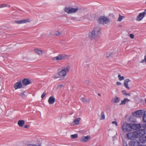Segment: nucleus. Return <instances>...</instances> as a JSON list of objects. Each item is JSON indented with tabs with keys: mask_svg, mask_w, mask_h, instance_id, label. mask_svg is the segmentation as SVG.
Masks as SVG:
<instances>
[{
	"mask_svg": "<svg viewBox=\"0 0 146 146\" xmlns=\"http://www.w3.org/2000/svg\"><path fill=\"white\" fill-rule=\"evenodd\" d=\"M64 10L68 14L78 13V15L80 16V17L78 18L76 17H72L71 19L72 21H82L86 19H89L90 18V15L88 12L85 11L84 9L79 8L78 7L75 8L66 7Z\"/></svg>",
	"mask_w": 146,
	"mask_h": 146,
	"instance_id": "f257e3e1",
	"label": "nucleus"
},
{
	"mask_svg": "<svg viewBox=\"0 0 146 146\" xmlns=\"http://www.w3.org/2000/svg\"><path fill=\"white\" fill-rule=\"evenodd\" d=\"M145 133V129H141L136 131L127 133L126 136L129 139L133 140L135 138H137L139 139L140 136L144 135Z\"/></svg>",
	"mask_w": 146,
	"mask_h": 146,
	"instance_id": "f03ea898",
	"label": "nucleus"
},
{
	"mask_svg": "<svg viewBox=\"0 0 146 146\" xmlns=\"http://www.w3.org/2000/svg\"><path fill=\"white\" fill-rule=\"evenodd\" d=\"M101 28L97 26L89 33V36L91 39L96 40L99 38L101 34Z\"/></svg>",
	"mask_w": 146,
	"mask_h": 146,
	"instance_id": "7ed1b4c3",
	"label": "nucleus"
},
{
	"mask_svg": "<svg viewBox=\"0 0 146 146\" xmlns=\"http://www.w3.org/2000/svg\"><path fill=\"white\" fill-rule=\"evenodd\" d=\"M70 70V65H66L62 67L61 70L57 73V75L60 78L65 77L66 75L69 72Z\"/></svg>",
	"mask_w": 146,
	"mask_h": 146,
	"instance_id": "20e7f679",
	"label": "nucleus"
},
{
	"mask_svg": "<svg viewBox=\"0 0 146 146\" xmlns=\"http://www.w3.org/2000/svg\"><path fill=\"white\" fill-rule=\"evenodd\" d=\"M98 21L99 23L104 25H108L110 22L109 18L104 16H101L99 17L98 19Z\"/></svg>",
	"mask_w": 146,
	"mask_h": 146,
	"instance_id": "39448f33",
	"label": "nucleus"
},
{
	"mask_svg": "<svg viewBox=\"0 0 146 146\" xmlns=\"http://www.w3.org/2000/svg\"><path fill=\"white\" fill-rule=\"evenodd\" d=\"M68 56L65 54H60L53 57L52 60L54 61H59L67 58Z\"/></svg>",
	"mask_w": 146,
	"mask_h": 146,
	"instance_id": "423d86ee",
	"label": "nucleus"
},
{
	"mask_svg": "<svg viewBox=\"0 0 146 146\" xmlns=\"http://www.w3.org/2000/svg\"><path fill=\"white\" fill-rule=\"evenodd\" d=\"M121 129L123 132H127L131 129V124L127 123H124Z\"/></svg>",
	"mask_w": 146,
	"mask_h": 146,
	"instance_id": "0eeeda50",
	"label": "nucleus"
},
{
	"mask_svg": "<svg viewBox=\"0 0 146 146\" xmlns=\"http://www.w3.org/2000/svg\"><path fill=\"white\" fill-rule=\"evenodd\" d=\"M136 140L134 139L131 140L130 141L129 143V144L130 146H138L139 145L140 142L139 141Z\"/></svg>",
	"mask_w": 146,
	"mask_h": 146,
	"instance_id": "6e6552de",
	"label": "nucleus"
},
{
	"mask_svg": "<svg viewBox=\"0 0 146 146\" xmlns=\"http://www.w3.org/2000/svg\"><path fill=\"white\" fill-rule=\"evenodd\" d=\"M15 23L18 24H21L23 23H29L30 21L29 19H23L22 20H20L19 21H15Z\"/></svg>",
	"mask_w": 146,
	"mask_h": 146,
	"instance_id": "1a4fd4ad",
	"label": "nucleus"
},
{
	"mask_svg": "<svg viewBox=\"0 0 146 146\" xmlns=\"http://www.w3.org/2000/svg\"><path fill=\"white\" fill-rule=\"evenodd\" d=\"M14 88L15 89L21 88L22 87V85L21 81L15 83L14 86Z\"/></svg>",
	"mask_w": 146,
	"mask_h": 146,
	"instance_id": "9d476101",
	"label": "nucleus"
},
{
	"mask_svg": "<svg viewBox=\"0 0 146 146\" xmlns=\"http://www.w3.org/2000/svg\"><path fill=\"white\" fill-rule=\"evenodd\" d=\"M145 15V12H142L139 13L137 17L136 20L138 21H141L144 17Z\"/></svg>",
	"mask_w": 146,
	"mask_h": 146,
	"instance_id": "9b49d317",
	"label": "nucleus"
},
{
	"mask_svg": "<svg viewBox=\"0 0 146 146\" xmlns=\"http://www.w3.org/2000/svg\"><path fill=\"white\" fill-rule=\"evenodd\" d=\"M141 128L140 125L139 124H131V129L136 130L139 129Z\"/></svg>",
	"mask_w": 146,
	"mask_h": 146,
	"instance_id": "f8f14e48",
	"label": "nucleus"
},
{
	"mask_svg": "<svg viewBox=\"0 0 146 146\" xmlns=\"http://www.w3.org/2000/svg\"><path fill=\"white\" fill-rule=\"evenodd\" d=\"M130 81V80L129 79H125L124 81V86L125 88L128 89H129V88L128 86V82Z\"/></svg>",
	"mask_w": 146,
	"mask_h": 146,
	"instance_id": "ddd939ff",
	"label": "nucleus"
},
{
	"mask_svg": "<svg viewBox=\"0 0 146 146\" xmlns=\"http://www.w3.org/2000/svg\"><path fill=\"white\" fill-rule=\"evenodd\" d=\"M144 135L140 136L139 141L140 143H145L146 142V135L145 137H143Z\"/></svg>",
	"mask_w": 146,
	"mask_h": 146,
	"instance_id": "4468645a",
	"label": "nucleus"
},
{
	"mask_svg": "<svg viewBox=\"0 0 146 146\" xmlns=\"http://www.w3.org/2000/svg\"><path fill=\"white\" fill-rule=\"evenodd\" d=\"M55 100L53 96H51L49 97L48 102L49 104H52L54 102Z\"/></svg>",
	"mask_w": 146,
	"mask_h": 146,
	"instance_id": "2eb2a0df",
	"label": "nucleus"
},
{
	"mask_svg": "<svg viewBox=\"0 0 146 146\" xmlns=\"http://www.w3.org/2000/svg\"><path fill=\"white\" fill-rule=\"evenodd\" d=\"M23 84L25 85H27L31 83L30 81L28 79H24L22 81Z\"/></svg>",
	"mask_w": 146,
	"mask_h": 146,
	"instance_id": "dca6fc26",
	"label": "nucleus"
},
{
	"mask_svg": "<svg viewBox=\"0 0 146 146\" xmlns=\"http://www.w3.org/2000/svg\"><path fill=\"white\" fill-rule=\"evenodd\" d=\"M90 138V135H87L86 136L83 137L81 138V141L84 142H86L89 140Z\"/></svg>",
	"mask_w": 146,
	"mask_h": 146,
	"instance_id": "f3484780",
	"label": "nucleus"
},
{
	"mask_svg": "<svg viewBox=\"0 0 146 146\" xmlns=\"http://www.w3.org/2000/svg\"><path fill=\"white\" fill-rule=\"evenodd\" d=\"M35 51L36 53L39 55H41L43 53V51L40 50H39L38 48L35 49Z\"/></svg>",
	"mask_w": 146,
	"mask_h": 146,
	"instance_id": "a211bd4d",
	"label": "nucleus"
},
{
	"mask_svg": "<svg viewBox=\"0 0 146 146\" xmlns=\"http://www.w3.org/2000/svg\"><path fill=\"white\" fill-rule=\"evenodd\" d=\"M25 121L24 120H19L18 122V124L20 127H22L23 126Z\"/></svg>",
	"mask_w": 146,
	"mask_h": 146,
	"instance_id": "6ab92c4d",
	"label": "nucleus"
},
{
	"mask_svg": "<svg viewBox=\"0 0 146 146\" xmlns=\"http://www.w3.org/2000/svg\"><path fill=\"white\" fill-rule=\"evenodd\" d=\"M135 114L136 115H140L142 114V112L141 110H139L136 111L135 112L133 113V115H135Z\"/></svg>",
	"mask_w": 146,
	"mask_h": 146,
	"instance_id": "aec40b11",
	"label": "nucleus"
},
{
	"mask_svg": "<svg viewBox=\"0 0 146 146\" xmlns=\"http://www.w3.org/2000/svg\"><path fill=\"white\" fill-rule=\"evenodd\" d=\"M112 101H113V103H117L119 102L120 99L119 98L116 96L113 99H112Z\"/></svg>",
	"mask_w": 146,
	"mask_h": 146,
	"instance_id": "412c9836",
	"label": "nucleus"
},
{
	"mask_svg": "<svg viewBox=\"0 0 146 146\" xmlns=\"http://www.w3.org/2000/svg\"><path fill=\"white\" fill-rule=\"evenodd\" d=\"M130 100L128 99L125 98L124 100L121 101V103L120 104V105L125 104L126 102H129Z\"/></svg>",
	"mask_w": 146,
	"mask_h": 146,
	"instance_id": "4be33fe9",
	"label": "nucleus"
},
{
	"mask_svg": "<svg viewBox=\"0 0 146 146\" xmlns=\"http://www.w3.org/2000/svg\"><path fill=\"white\" fill-rule=\"evenodd\" d=\"M81 119V118L80 117H78L76 119L74 120L73 122L75 123L74 125H78L80 123V121Z\"/></svg>",
	"mask_w": 146,
	"mask_h": 146,
	"instance_id": "5701e85b",
	"label": "nucleus"
},
{
	"mask_svg": "<svg viewBox=\"0 0 146 146\" xmlns=\"http://www.w3.org/2000/svg\"><path fill=\"white\" fill-rule=\"evenodd\" d=\"M143 121L144 123L146 122V111H144L143 115Z\"/></svg>",
	"mask_w": 146,
	"mask_h": 146,
	"instance_id": "b1692460",
	"label": "nucleus"
},
{
	"mask_svg": "<svg viewBox=\"0 0 146 146\" xmlns=\"http://www.w3.org/2000/svg\"><path fill=\"white\" fill-rule=\"evenodd\" d=\"M25 91L23 92L19 95L20 96H21L22 98L25 99L26 97V95L25 94Z\"/></svg>",
	"mask_w": 146,
	"mask_h": 146,
	"instance_id": "393cba45",
	"label": "nucleus"
},
{
	"mask_svg": "<svg viewBox=\"0 0 146 146\" xmlns=\"http://www.w3.org/2000/svg\"><path fill=\"white\" fill-rule=\"evenodd\" d=\"M81 100L83 102H86V103H89L90 102V100H88L87 99H86V98H82L81 99Z\"/></svg>",
	"mask_w": 146,
	"mask_h": 146,
	"instance_id": "a878e982",
	"label": "nucleus"
},
{
	"mask_svg": "<svg viewBox=\"0 0 146 146\" xmlns=\"http://www.w3.org/2000/svg\"><path fill=\"white\" fill-rule=\"evenodd\" d=\"M125 18V17L123 16H121L120 14H119V17L118 18V19L117 20V21H118L119 22L121 21L122 19Z\"/></svg>",
	"mask_w": 146,
	"mask_h": 146,
	"instance_id": "bb28decb",
	"label": "nucleus"
},
{
	"mask_svg": "<svg viewBox=\"0 0 146 146\" xmlns=\"http://www.w3.org/2000/svg\"><path fill=\"white\" fill-rule=\"evenodd\" d=\"M101 117L100 118V120L104 119L105 118L104 112V111H102L101 113Z\"/></svg>",
	"mask_w": 146,
	"mask_h": 146,
	"instance_id": "cd10ccee",
	"label": "nucleus"
},
{
	"mask_svg": "<svg viewBox=\"0 0 146 146\" xmlns=\"http://www.w3.org/2000/svg\"><path fill=\"white\" fill-rule=\"evenodd\" d=\"M71 137L72 139H76L78 137V135L77 134L72 135L70 136Z\"/></svg>",
	"mask_w": 146,
	"mask_h": 146,
	"instance_id": "c85d7f7f",
	"label": "nucleus"
},
{
	"mask_svg": "<svg viewBox=\"0 0 146 146\" xmlns=\"http://www.w3.org/2000/svg\"><path fill=\"white\" fill-rule=\"evenodd\" d=\"M119 80L120 81L123 80L124 79V77L123 76H121L120 74H119L118 76Z\"/></svg>",
	"mask_w": 146,
	"mask_h": 146,
	"instance_id": "c756f323",
	"label": "nucleus"
},
{
	"mask_svg": "<svg viewBox=\"0 0 146 146\" xmlns=\"http://www.w3.org/2000/svg\"><path fill=\"white\" fill-rule=\"evenodd\" d=\"M1 8L5 7H10V5L7 4H1Z\"/></svg>",
	"mask_w": 146,
	"mask_h": 146,
	"instance_id": "7c9ffc66",
	"label": "nucleus"
},
{
	"mask_svg": "<svg viewBox=\"0 0 146 146\" xmlns=\"http://www.w3.org/2000/svg\"><path fill=\"white\" fill-rule=\"evenodd\" d=\"M112 53L111 52H108L107 53L106 56L107 58H109L110 56L112 55Z\"/></svg>",
	"mask_w": 146,
	"mask_h": 146,
	"instance_id": "2f4dec72",
	"label": "nucleus"
},
{
	"mask_svg": "<svg viewBox=\"0 0 146 146\" xmlns=\"http://www.w3.org/2000/svg\"><path fill=\"white\" fill-rule=\"evenodd\" d=\"M62 33V32H59L58 31H56V32L55 35L56 36H59Z\"/></svg>",
	"mask_w": 146,
	"mask_h": 146,
	"instance_id": "473e14b6",
	"label": "nucleus"
},
{
	"mask_svg": "<svg viewBox=\"0 0 146 146\" xmlns=\"http://www.w3.org/2000/svg\"><path fill=\"white\" fill-rule=\"evenodd\" d=\"M53 78L54 79H56L58 78H60V76H58L56 74H54L53 75Z\"/></svg>",
	"mask_w": 146,
	"mask_h": 146,
	"instance_id": "72a5a7b5",
	"label": "nucleus"
},
{
	"mask_svg": "<svg viewBox=\"0 0 146 146\" xmlns=\"http://www.w3.org/2000/svg\"><path fill=\"white\" fill-rule=\"evenodd\" d=\"M46 94V92H44L42 95L41 97L43 99L45 96Z\"/></svg>",
	"mask_w": 146,
	"mask_h": 146,
	"instance_id": "f704fd0d",
	"label": "nucleus"
},
{
	"mask_svg": "<svg viewBox=\"0 0 146 146\" xmlns=\"http://www.w3.org/2000/svg\"><path fill=\"white\" fill-rule=\"evenodd\" d=\"M122 92L123 94L125 95L126 96H127L128 95V94L126 93L125 90H123L122 91Z\"/></svg>",
	"mask_w": 146,
	"mask_h": 146,
	"instance_id": "c9c22d12",
	"label": "nucleus"
},
{
	"mask_svg": "<svg viewBox=\"0 0 146 146\" xmlns=\"http://www.w3.org/2000/svg\"><path fill=\"white\" fill-rule=\"evenodd\" d=\"M63 86H64L63 85H58L57 86V89H60L62 87H63Z\"/></svg>",
	"mask_w": 146,
	"mask_h": 146,
	"instance_id": "e433bc0d",
	"label": "nucleus"
},
{
	"mask_svg": "<svg viewBox=\"0 0 146 146\" xmlns=\"http://www.w3.org/2000/svg\"><path fill=\"white\" fill-rule=\"evenodd\" d=\"M111 123L112 124H115L116 126H117L118 125L117 122L115 121H113L111 122Z\"/></svg>",
	"mask_w": 146,
	"mask_h": 146,
	"instance_id": "4c0bfd02",
	"label": "nucleus"
},
{
	"mask_svg": "<svg viewBox=\"0 0 146 146\" xmlns=\"http://www.w3.org/2000/svg\"><path fill=\"white\" fill-rule=\"evenodd\" d=\"M129 36L131 38H133L134 37V35L133 34H131Z\"/></svg>",
	"mask_w": 146,
	"mask_h": 146,
	"instance_id": "58836bf2",
	"label": "nucleus"
},
{
	"mask_svg": "<svg viewBox=\"0 0 146 146\" xmlns=\"http://www.w3.org/2000/svg\"><path fill=\"white\" fill-rule=\"evenodd\" d=\"M85 82L88 85L90 83V81L89 80H85Z\"/></svg>",
	"mask_w": 146,
	"mask_h": 146,
	"instance_id": "ea45409f",
	"label": "nucleus"
},
{
	"mask_svg": "<svg viewBox=\"0 0 146 146\" xmlns=\"http://www.w3.org/2000/svg\"><path fill=\"white\" fill-rule=\"evenodd\" d=\"M116 84L118 86H120L121 85V83L120 82H116Z\"/></svg>",
	"mask_w": 146,
	"mask_h": 146,
	"instance_id": "a19ab883",
	"label": "nucleus"
},
{
	"mask_svg": "<svg viewBox=\"0 0 146 146\" xmlns=\"http://www.w3.org/2000/svg\"><path fill=\"white\" fill-rule=\"evenodd\" d=\"M24 127L26 128H28L29 127V126L28 125H25L24 126Z\"/></svg>",
	"mask_w": 146,
	"mask_h": 146,
	"instance_id": "79ce46f5",
	"label": "nucleus"
},
{
	"mask_svg": "<svg viewBox=\"0 0 146 146\" xmlns=\"http://www.w3.org/2000/svg\"><path fill=\"white\" fill-rule=\"evenodd\" d=\"M145 62V60H144V59L143 60H142L140 62V63H143Z\"/></svg>",
	"mask_w": 146,
	"mask_h": 146,
	"instance_id": "37998d69",
	"label": "nucleus"
},
{
	"mask_svg": "<svg viewBox=\"0 0 146 146\" xmlns=\"http://www.w3.org/2000/svg\"><path fill=\"white\" fill-rule=\"evenodd\" d=\"M123 146H127L126 144V143H123Z\"/></svg>",
	"mask_w": 146,
	"mask_h": 146,
	"instance_id": "c03bdc74",
	"label": "nucleus"
},
{
	"mask_svg": "<svg viewBox=\"0 0 146 146\" xmlns=\"http://www.w3.org/2000/svg\"><path fill=\"white\" fill-rule=\"evenodd\" d=\"M144 59V60H145V62H146V55L145 56Z\"/></svg>",
	"mask_w": 146,
	"mask_h": 146,
	"instance_id": "a18cd8bd",
	"label": "nucleus"
},
{
	"mask_svg": "<svg viewBox=\"0 0 146 146\" xmlns=\"http://www.w3.org/2000/svg\"><path fill=\"white\" fill-rule=\"evenodd\" d=\"M51 32H49V33L48 34V36L50 35H51Z\"/></svg>",
	"mask_w": 146,
	"mask_h": 146,
	"instance_id": "49530a36",
	"label": "nucleus"
},
{
	"mask_svg": "<svg viewBox=\"0 0 146 146\" xmlns=\"http://www.w3.org/2000/svg\"><path fill=\"white\" fill-rule=\"evenodd\" d=\"M144 128H145L146 129V123L144 125Z\"/></svg>",
	"mask_w": 146,
	"mask_h": 146,
	"instance_id": "de8ad7c7",
	"label": "nucleus"
},
{
	"mask_svg": "<svg viewBox=\"0 0 146 146\" xmlns=\"http://www.w3.org/2000/svg\"><path fill=\"white\" fill-rule=\"evenodd\" d=\"M143 12H145V15L146 13V9H145L144 11Z\"/></svg>",
	"mask_w": 146,
	"mask_h": 146,
	"instance_id": "09e8293b",
	"label": "nucleus"
},
{
	"mask_svg": "<svg viewBox=\"0 0 146 146\" xmlns=\"http://www.w3.org/2000/svg\"><path fill=\"white\" fill-rule=\"evenodd\" d=\"M130 95H131V93H129L128 94V95H127L130 96H131Z\"/></svg>",
	"mask_w": 146,
	"mask_h": 146,
	"instance_id": "8fccbe9b",
	"label": "nucleus"
},
{
	"mask_svg": "<svg viewBox=\"0 0 146 146\" xmlns=\"http://www.w3.org/2000/svg\"><path fill=\"white\" fill-rule=\"evenodd\" d=\"M98 96H101V95L99 93L98 94Z\"/></svg>",
	"mask_w": 146,
	"mask_h": 146,
	"instance_id": "3c124183",
	"label": "nucleus"
},
{
	"mask_svg": "<svg viewBox=\"0 0 146 146\" xmlns=\"http://www.w3.org/2000/svg\"><path fill=\"white\" fill-rule=\"evenodd\" d=\"M1 8V4H0V8Z\"/></svg>",
	"mask_w": 146,
	"mask_h": 146,
	"instance_id": "603ef678",
	"label": "nucleus"
},
{
	"mask_svg": "<svg viewBox=\"0 0 146 146\" xmlns=\"http://www.w3.org/2000/svg\"><path fill=\"white\" fill-rule=\"evenodd\" d=\"M145 103L146 104V100H145Z\"/></svg>",
	"mask_w": 146,
	"mask_h": 146,
	"instance_id": "864d4df0",
	"label": "nucleus"
}]
</instances>
